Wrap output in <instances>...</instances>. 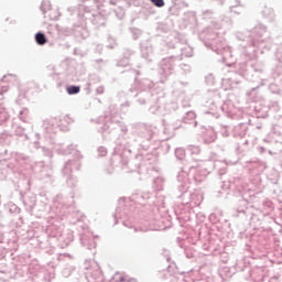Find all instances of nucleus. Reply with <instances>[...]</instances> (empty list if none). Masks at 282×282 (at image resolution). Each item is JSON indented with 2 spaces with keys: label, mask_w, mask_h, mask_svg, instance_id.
I'll list each match as a JSON object with an SVG mask.
<instances>
[{
  "label": "nucleus",
  "mask_w": 282,
  "mask_h": 282,
  "mask_svg": "<svg viewBox=\"0 0 282 282\" xmlns=\"http://www.w3.org/2000/svg\"><path fill=\"white\" fill-rule=\"evenodd\" d=\"M156 8H164V0H150Z\"/></svg>",
  "instance_id": "nucleus-3"
},
{
  "label": "nucleus",
  "mask_w": 282,
  "mask_h": 282,
  "mask_svg": "<svg viewBox=\"0 0 282 282\" xmlns=\"http://www.w3.org/2000/svg\"><path fill=\"white\" fill-rule=\"evenodd\" d=\"M67 94H69V96L74 95V94H80V87L78 86H68L66 88Z\"/></svg>",
  "instance_id": "nucleus-2"
},
{
  "label": "nucleus",
  "mask_w": 282,
  "mask_h": 282,
  "mask_svg": "<svg viewBox=\"0 0 282 282\" xmlns=\"http://www.w3.org/2000/svg\"><path fill=\"white\" fill-rule=\"evenodd\" d=\"M35 41L37 45H45V43H47V37H45V34L43 33H36Z\"/></svg>",
  "instance_id": "nucleus-1"
}]
</instances>
